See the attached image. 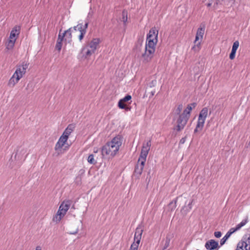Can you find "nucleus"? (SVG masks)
I'll list each match as a JSON object with an SVG mask.
<instances>
[{
	"instance_id": "f3484780",
	"label": "nucleus",
	"mask_w": 250,
	"mask_h": 250,
	"mask_svg": "<svg viewBox=\"0 0 250 250\" xmlns=\"http://www.w3.org/2000/svg\"><path fill=\"white\" fill-rule=\"evenodd\" d=\"M20 80V79H19V76H14V75L13 74L12 77L9 80L8 85L9 86L13 87L17 83H18Z\"/></svg>"
},
{
	"instance_id": "dca6fc26",
	"label": "nucleus",
	"mask_w": 250,
	"mask_h": 250,
	"mask_svg": "<svg viewBox=\"0 0 250 250\" xmlns=\"http://www.w3.org/2000/svg\"><path fill=\"white\" fill-rule=\"evenodd\" d=\"M88 22L86 21L84 24L83 23H79L77 25V29L80 33L86 32V29L88 27Z\"/></svg>"
},
{
	"instance_id": "aec40b11",
	"label": "nucleus",
	"mask_w": 250,
	"mask_h": 250,
	"mask_svg": "<svg viewBox=\"0 0 250 250\" xmlns=\"http://www.w3.org/2000/svg\"><path fill=\"white\" fill-rule=\"evenodd\" d=\"M193 202V200H191V201L188 203V206H184L182 209V212L184 214H187L188 212L192 208V204Z\"/></svg>"
},
{
	"instance_id": "20e7f679",
	"label": "nucleus",
	"mask_w": 250,
	"mask_h": 250,
	"mask_svg": "<svg viewBox=\"0 0 250 250\" xmlns=\"http://www.w3.org/2000/svg\"><path fill=\"white\" fill-rule=\"evenodd\" d=\"M122 144V138L117 135L110 141V157H114L119 153L120 147Z\"/></svg>"
},
{
	"instance_id": "f03ea898",
	"label": "nucleus",
	"mask_w": 250,
	"mask_h": 250,
	"mask_svg": "<svg viewBox=\"0 0 250 250\" xmlns=\"http://www.w3.org/2000/svg\"><path fill=\"white\" fill-rule=\"evenodd\" d=\"M150 140L147 141L146 143H144L143 145L141 154L134 170V175L138 177L141 175L143 172L146 158L150 150Z\"/></svg>"
},
{
	"instance_id": "79ce46f5",
	"label": "nucleus",
	"mask_w": 250,
	"mask_h": 250,
	"mask_svg": "<svg viewBox=\"0 0 250 250\" xmlns=\"http://www.w3.org/2000/svg\"><path fill=\"white\" fill-rule=\"evenodd\" d=\"M72 31L74 30V31H78V29H77V25L76 26H74L73 27H72Z\"/></svg>"
},
{
	"instance_id": "e433bc0d",
	"label": "nucleus",
	"mask_w": 250,
	"mask_h": 250,
	"mask_svg": "<svg viewBox=\"0 0 250 250\" xmlns=\"http://www.w3.org/2000/svg\"><path fill=\"white\" fill-rule=\"evenodd\" d=\"M86 32H84V31L83 32L80 33V35L79 36V39L80 41H81L82 39L83 38Z\"/></svg>"
},
{
	"instance_id": "1a4fd4ad",
	"label": "nucleus",
	"mask_w": 250,
	"mask_h": 250,
	"mask_svg": "<svg viewBox=\"0 0 250 250\" xmlns=\"http://www.w3.org/2000/svg\"><path fill=\"white\" fill-rule=\"evenodd\" d=\"M208 109L207 107L203 108L200 112L198 120V127L204 126L206 119L207 117Z\"/></svg>"
},
{
	"instance_id": "6ab92c4d",
	"label": "nucleus",
	"mask_w": 250,
	"mask_h": 250,
	"mask_svg": "<svg viewBox=\"0 0 250 250\" xmlns=\"http://www.w3.org/2000/svg\"><path fill=\"white\" fill-rule=\"evenodd\" d=\"M82 53L84 55L85 58L90 56L94 51H92L91 49L87 46H85L82 49Z\"/></svg>"
},
{
	"instance_id": "2eb2a0df",
	"label": "nucleus",
	"mask_w": 250,
	"mask_h": 250,
	"mask_svg": "<svg viewBox=\"0 0 250 250\" xmlns=\"http://www.w3.org/2000/svg\"><path fill=\"white\" fill-rule=\"evenodd\" d=\"M99 42V39L95 38L93 39L86 46L91 49L92 51L95 52Z\"/></svg>"
},
{
	"instance_id": "7ed1b4c3",
	"label": "nucleus",
	"mask_w": 250,
	"mask_h": 250,
	"mask_svg": "<svg viewBox=\"0 0 250 250\" xmlns=\"http://www.w3.org/2000/svg\"><path fill=\"white\" fill-rule=\"evenodd\" d=\"M195 106V103L188 105L187 108L184 110L183 113L179 116V118L177 120V125L175 128L176 130L179 131L184 128L189 118L191 111Z\"/></svg>"
},
{
	"instance_id": "39448f33",
	"label": "nucleus",
	"mask_w": 250,
	"mask_h": 250,
	"mask_svg": "<svg viewBox=\"0 0 250 250\" xmlns=\"http://www.w3.org/2000/svg\"><path fill=\"white\" fill-rule=\"evenodd\" d=\"M143 232V228L141 226H139L135 230L134 242L131 245L129 250H138V246L142 238Z\"/></svg>"
},
{
	"instance_id": "393cba45",
	"label": "nucleus",
	"mask_w": 250,
	"mask_h": 250,
	"mask_svg": "<svg viewBox=\"0 0 250 250\" xmlns=\"http://www.w3.org/2000/svg\"><path fill=\"white\" fill-rule=\"evenodd\" d=\"M72 32V28H69L68 30L64 31L63 35L66 37V38H68V39H71L72 37L71 33Z\"/></svg>"
},
{
	"instance_id": "c9c22d12",
	"label": "nucleus",
	"mask_w": 250,
	"mask_h": 250,
	"mask_svg": "<svg viewBox=\"0 0 250 250\" xmlns=\"http://www.w3.org/2000/svg\"><path fill=\"white\" fill-rule=\"evenodd\" d=\"M214 234L216 238H220L222 235V233L220 231H215Z\"/></svg>"
},
{
	"instance_id": "423d86ee",
	"label": "nucleus",
	"mask_w": 250,
	"mask_h": 250,
	"mask_svg": "<svg viewBox=\"0 0 250 250\" xmlns=\"http://www.w3.org/2000/svg\"><path fill=\"white\" fill-rule=\"evenodd\" d=\"M236 250H250V234L245 235L238 243Z\"/></svg>"
},
{
	"instance_id": "4be33fe9",
	"label": "nucleus",
	"mask_w": 250,
	"mask_h": 250,
	"mask_svg": "<svg viewBox=\"0 0 250 250\" xmlns=\"http://www.w3.org/2000/svg\"><path fill=\"white\" fill-rule=\"evenodd\" d=\"M64 216V215H63V214L61 212H59V211L58 210L56 215L53 217V221L54 222H56V223H58L61 220L62 217H63Z\"/></svg>"
},
{
	"instance_id": "7c9ffc66",
	"label": "nucleus",
	"mask_w": 250,
	"mask_h": 250,
	"mask_svg": "<svg viewBox=\"0 0 250 250\" xmlns=\"http://www.w3.org/2000/svg\"><path fill=\"white\" fill-rule=\"evenodd\" d=\"M131 99V96L129 95H126L125 97L124 98L121 99V101H122L124 103L127 102L128 101L130 100Z\"/></svg>"
},
{
	"instance_id": "ddd939ff",
	"label": "nucleus",
	"mask_w": 250,
	"mask_h": 250,
	"mask_svg": "<svg viewBox=\"0 0 250 250\" xmlns=\"http://www.w3.org/2000/svg\"><path fill=\"white\" fill-rule=\"evenodd\" d=\"M248 222V219H244L241 222L238 224L235 228H231L227 234L230 237V236L236 230L239 229L241 227H243Z\"/></svg>"
},
{
	"instance_id": "4468645a",
	"label": "nucleus",
	"mask_w": 250,
	"mask_h": 250,
	"mask_svg": "<svg viewBox=\"0 0 250 250\" xmlns=\"http://www.w3.org/2000/svg\"><path fill=\"white\" fill-rule=\"evenodd\" d=\"M102 155L103 158H108L109 154V142H107L101 150Z\"/></svg>"
},
{
	"instance_id": "0eeeda50",
	"label": "nucleus",
	"mask_w": 250,
	"mask_h": 250,
	"mask_svg": "<svg viewBox=\"0 0 250 250\" xmlns=\"http://www.w3.org/2000/svg\"><path fill=\"white\" fill-rule=\"evenodd\" d=\"M205 32V27L203 26V27H199L196 32V35L195 37V40L194 41V46L192 47V49L194 51H199L200 48V42H198V41L200 40H202L203 35Z\"/></svg>"
},
{
	"instance_id": "49530a36",
	"label": "nucleus",
	"mask_w": 250,
	"mask_h": 250,
	"mask_svg": "<svg viewBox=\"0 0 250 250\" xmlns=\"http://www.w3.org/2000/svg\"><path fill=\"white\" fill-rule=\"evenodd\" d=\"M98 152V150H94V153H97Z\"/></svg>"
},
{
	"instance_id": "c03bdc74",
	"label": "nucleus",
	"mask_w": 250,
	"mask_h": 250,
	"mask_svg": "<svg viewBox=\"0 0 250 250\" xmlns=\"http://www.w3.org/2000/svg\"><path fill=\"white\" fill-rule=\"evenodd\" d=\"M211 4H212V3H211V2H209V3H208L207 4V6H208V7H209V6H210L211 5Z\"/></svg>"
},
{
	"instance_id": "6e6552de",
	"label": "nucleus",
	"mask_w": 250,
	"mask_h": 250,
	"mask_svg": "<svg viewBox=\"0 0 250 250\" xmlns=\"http://www.w3.org/2000/svg\"><path fill=\"white\" fill-rule=\"evenodd\" d=\"M28 66V64L24 62H23L21 65L18 66L16 70L14 73V76H19V79H21L25 73Z\"/></svg>"
},
{
	"instance_id": "c756f323",
	"label": "nucleus",
	"mask_w": 250,
	"mask_h": 250,
	"mask_svg": "<svg viewBox=\"0 0 250 250\" xmlns=\"http://www.w3.org/2000/svg\"><path fill=\"white\" fill-rule=\"evenodd\" d=\"M229 237V236L226 233L225 236L220 241V244L221 246L224 245L227 240Z\"/></svg>"
},
{
	"instance_id": "c85d7f7f",
	"label": "nucleus",
	"mask_w": 250,
	"mask_h": 250,
	"mask_svg": "<svg viewBox=\"0 0 250 250\" xmlns=\"http://www.w3.org/2000/svg\"><path fill=\"white\" fill-rule=\"evenodd\" d=\"M68 138L67 137H66V136H64L62 134V136L59 138V140L60 141V142H61V143H62L64 145L65 143L68 140Z\"/></svg>"
},
{
	"instance_id": "de8ad7c7",
	"label": "nucleus",
	"mask_w": 250,
	"mask_h": 250,
	"mask_svg": "<svg viewBox=\"0 0 250 250\" xmlns=\"http://www.w3.org/2000/svg\"><path fill=\"white\" fill-rule=\"evenodd\" d=\"M152 83H156V81H152Z\"/></svg>"
},
{
	"instance_id": "5701e85b",
	"label": "nucleus",
	"mask_w": 250,
	"mask_h": 250,
	"mask_svg": "<svg viewBox=\"0 0 250 250\" xmlns=\"http://www.w3.org/2000/svg\"><path fill=\"white\" fill-rule=\"evenodd\" d=\"M177 199H178V198L175 199L174 200L172 201L170 203H169V204L168 205V209L170 211H172L175 209V208L176 207V203H177Z\"/></svg>"
},
{
	"instance_id": "72a5a7b5",
	"label": "nucleus",
	"mask_w": 250,
	"mask_h": 250,
	"mask_svg": "<svg viewBox=\"0 0 250 250\" xmlns=\"http://www.w3.org/2000/svg\"><path fill=\"white\" fill-rule=\"evenodd\" d=\"M64 37H65V36H64V35H63V33H62V35H61V34L60 33L59 35V36H58V39L57 40V41L62 42V41H63V39Z\"/></svg>"
},
{
	"instance_id": "f8f14e48",
	"label": "nucleus",
	"mask_w": 250,
	"mask_h": 250,
	"mask_svg": "<svg viewBox=\"0 0 250 250\" xmlns=\"http://www.w3.org/2000/svg\"><path fill=\"white\" fill-rule=\"evenodd\" d=\"M218 243L214 240L211 239L208 241L205 244V247L207 250H212L218 247Z\"/></svg>"
},
{
	"instance_id": "2f4dec72",
	"label": "nucleus",
	"mask_w": 250,
	"mask_h": 250,
	"mask_svg": "<svg viewBox=\"0 0 250 250\" xmlns=\"http://www.w3.org/2000/svg\"><path fill=\"white\" fill-rule=\"evenodd\" d=\"M183 109V105L182 104H179L175 110L176 113L179 114Z\"/></svg>"
},
{
	"instance_id": "f257e3e1",
	"label": "nucleus",
	"mask_w": 250,
	"mask_h": 250,
	"mask_svg": "<svg viewBox=\"0 0 250 250\" xmlns=\"http://www.w3.org/2000/svg\"><path fill=\"white\" fill-rule=\"evenodd\" d=\"M158 31L155 28H151L147 36L145 46V51L142 55L143 62H150L153 56L155 50V46L157 42Z\"/></svg>"
},
{
	"instance_id": "cd10ccee",
	"label": "nucleus",
	"mask_w": 250,
	"mask_h": 250,
	"mask_svg": "<svg viewBox=\"0 0 250 250\" xmlns=\"http://www.w3.org/2000/svg\"><path fill=\"white\" fill-rule=\"evenodd\" d=\"M239 42L238 41H235L232 45V48L231 51H233L236 52V51L239 47Z\"/></svg>"
},
{
	"instance_id": "ea45409f",
	"label": "nucleus",
	"mask_w": 250,
	"mask_h": 250,
	"mask_svg": "<svg viewBox=\"0 0 250 250\" xmlns=\"http://www.w3.org/2000/svg\"><path fill=\"white\" fill-rule=\"evenodd\" d=\"M76 183H77V184H79V182L81 181V177L78 176L76 177Z\"/></svg>"
},
{
	"instance_id": "473e14b6",
	"label": "nucleus",
	"mask_w": 250,
	"mask_h": 250,
	"mask_svg": "<svg viewBox=\"0 0 250 250\" xmlns=\"http://www.w3.org/2000/svg\"><path fill=\"white\" fill-rule=\"evenodd\" d=\"M62 47V43L60 42H57L56 44V48L59 51H60Z\"/></svg>"
},
{
	"instance_id": "a211bd4d",
	"label": "nucleus",
	"mask_w": 250,
	"mask_h": 250,
	"mask_svg": "<svg viewBox=\"0 0 250 250\" xmlns=\"http://www.w3.org/2000/svg\"><path fill=\"white\" fill-rule=\"evenodd\" d=\"M75 128L74 125L73 124H70L66 128L64 131L63 133H62V135L64 136H66L68 138L69 135L71 134V133L73 131L74 129Z\"/></svg>"
},
{
	"instance_id": "9d476101",
	"label": "nucleus",
	"mask_w": 250,
	"mask_h": 250,
	"mask_svg": "<svg viewBox=\"0 0 250 250\" xmlns=\"http://www.w3.org/2000/svg\"><path fill=\"white\" fill-rule=\"evenodd\" d=\"M20 33V31L19 29H17V27L14 28L12 31H11L10 35V40L8 42L7 48L8 49H11L13 47L15 44V42H16V35H19Z\"/></svg>"
},
{
	"instance_id": "58836bf2",
	"label": "nucleus",
	"mask_w": 250,
	"mask_h": 250,
	"mask_svg": "<svg viewBox=\"0 0 250 250\" xmlns=\"http://www.w3.org/2000/svg\"><path fill=\"white\" fill-rule=\"evenodd\" d=\"M186 141V136L182 138L179 142L180 144H184Z\"/></svg>"
},
{
	"instance_id": "412c9836",
	"label": "nucleus",
	"mask_w": 250,
	"mask_h": 250,
	"mask_svg": "<svg viewBox=\"0 0 250 250\" xmlns=\"http://www.w3.org/2000/svg\"><path fill=\"white\" fill-rule=\"evenodd\" d=\"M120 20L121 21L123 22L124 26H125L127 21V12L126 11L124 10L122 12V17L120 18Z\"/></svg>"
},
{
	"instance_id": "bb28decb",
	"label": "nucleus",
	"mask_w": 250,
	"mask_h": 250,
	"mask_svg": "<svg viewBox=\"0 0 250 250\" xmlns=\"http://www.w3.org/2000/svg\"><path fill=\"white\" fill-rule=\"evenodd\" d=\"M118 106L121 109H126L128 110L129 108L126 106V104L122 102V101L120 100L118 103Z\"/></svg>"
},
{
	"instance_id": "37998d69",
	"label": "nucleus",
	"mask_w": 250,
	"mask_h": 250,
	"mask_svg": "<svg viewBox=\"0 0 250 250\" xmlns=\"http://www.w3.org/2000/svg\"><path fill=\"white\" fill-rule=\"evenodd\" d=\"M35 250H42V248L40 246H38L36 247Z\"/></svg>"
},
{
	"instance_id": "b1692460",
	"label": "nucleus",
	"mask_w": 250,
	"mask_h": 250,
	"mask_svg": "<svg viewBox=\"0 0 250 250\" xmlns=\"http://www.w3.org/2000/svg\"><path fill=\"white\" fill-rule=\"evenodd\" d=\"M87 161L90 164L94 165L97 163L96 160L94 159V155L93 154H90L87 158Z\"/></svg>"
},
{
	"instance_id": "a18cd8bd",
	"label": "nucleus",
	"mask_w": 250,
	"mask_h": 250,
	"mask_svg": "<svg viewBox=\"0 0 250 250\" xmlns=\"http://www.w3.org/2000/svg\"><path fill=\"white\" fill-rule=\"evenodd\" d=\"M155 92V91H151V95L152 96L154 95Z\"/></svg>"
},
{
	"instance_id": "9b49d317",
	"label": "nucleus",
	"mask_w": 250,
	"mask_h": 250,
	"mask_svg": "<svg viewBox=\"0 0 250 250\" xmlns=\"http://www.w3.org/2000/svg\"><path fill=\"white\" fill-rule=\"evenodd\" d=\"M72 201L70 200H64L61 204L59 211L65 215L67 210L69 209L70 206L71 205Z\"/></svg>"
},
{
	"instance_id": "f704fd0d",
	"label": "nucleus",
	"mask_w": 250,
	"mask_h": 250,
	"mask_svg": "<svg viewBox=\"0 0 250 250\" xmlns=\"http://www.w3.org/2000/svg\"><path fill=\"white\" fill-rule=\"evenodd\" d=\"M236 52L233 51H231L230 55H229V59L230 60H233L235 58Z\"/></svg>"
},
{
	"instance_id": "a878e982",
	"label": "nucleus",
	"mask_w": 250,
	"mask_h": 250,
	"mask_svg": "<svg viewBox=\"0 0 250 250\" xmlns=\"http://www.w3.org/2000/svg\"><path fill=\"white\" fill-rule=\"evenodd\" d=\"M64 146V144H63L60 141L58 140L57 143L56 144L55 146V150H58L59 149H61L62 146Z\"/></svg>"
},
{
	"instance_id": "4c0bfd02",
	"label": "nucleus",
	"mask_w": 250,
	"mask_h": 250,
	"mask_svg": "<svg viewBox=\"0 0 250 250\" xmlns=\"http://www.w3.org/2000/svg\"><path fill=\"white\" fill-rule=\"evenodd\" d=\"M203 126L202 127H198V124L196 125V127L194 129V132H198L199 130H201L203 128Z\"/></svg>"
},
{
	"instance_id": "a19ab883",
	"label": "nucleus",
	"mask_w": 250,
	"mask_h": 250,
	"mask_svg": "<svg viewBox=\"0 0 250 250\" xmlns=\"http://www.w3.org/2000/svg\"><path fill=\"white\" fill-rule=\"evenodd\" d=\"M169 241H167L166 242L165 246V247H164V248L163 250H165L166 249H167V247L168 246V245H169Z\"/></svg>"
}]
</instances>
